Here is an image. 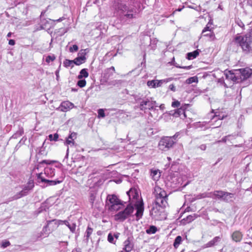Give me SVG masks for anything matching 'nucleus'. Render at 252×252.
<instances>
[{
	"label": "nucleus",
	"instance_id": "nucleus-57",
	"mask_svg": "<svg viewBox=\"0 0 252 252\" xmlns=\"http://www.w3.org/2000/svg\"><path fill=\"white\" fill-rule=\"evenodd\" d=\"M206 145L205 144H202L199 146V148L203 151H204L206 149Z\"/></svg>",
	"mask_w": 252,
	"mask_h": 252
},
{
	"label": "nucleus",
	"instance_id": "nucleus-2",
	"mask_svg": "<svg viewBox=\"0 0 252 252\" xmlns=\"http://www.w3.org/2000/svg\"><path fill=\"white\" fill-rule=\"evenodd\" d=\"M252 37L250 34L237 35L234 37L232 44L239 45L245 54L249 53L252 50Z\"/></svg>",
	"mask_w": 252,
	"mask_h": 252
},
{
	"label": "nucleus",
	"instance_id": "nucleus-1",
	"mask_svg": "<svg viewBox=\"0 0 252 252\" xmlns=\"http://www.w3.org/2000/svg\"><path fill=\"white\" fill-rule=\"evenodd\" d=\"M252 75V69L249 68L231 70L225 74L226 78L236 83H240L249 78Z\"/></svg>",
	"mask_w": 252,
	"mask_h": 252
},
{
	"label": "nucleus",
	"instance_id": "nucleus-51",
	"mask_svg": "<svg viewBox=\"0 0 252 252\" xmlns=\"http://www.w3.org/2000/svg\"><path fill=\"white\" fill-rule=\"evenodd\" d=\"M56 161L55 160H43L40 162L41 164L45 163L47 164H51L53 163L56 162Z\"/></svg>",
	"mask_w": 252,
	"mask_h": 252
},
{
	"label": "nucleus",
	"instance_id": "nucleus-12",
	"mask_svg": "<svg viewBox=\"0 0 252 252\" xmlns=\"http://www.w3.org/2000/svg\"><path fill=\"white\" fill-rule=\"evenodd\" d=\"M188 104H185L180 108L173 111H170L169 114L175 117H181L182 119L187 117L185 110L187 109Z\"/></svg>",
	"mask_w": 252,
	"mask_h": 252
},
{
	"label": "nucleus",
	"instance_id": "nucleus-6",
	"mask_svg": "<svg viewBox=\"0 0 252 252\" xmlns=\"http://www.w3.org/2000/svg\"><path fill=\"white\" fill-rule=\"evenodd\" d=\"M167 205H161V204L153 203V207L150 212V216L156 220H160L163 218L164 209Z\"/></svg>",
	"mask_w": 252,
	"mask_h": 252
},
{
	"label": "nucleus",
	"instance_id": "nucleus-14",
	"mask_svg": "<svg viewBox=\"0 0 252 252\" xmlns=\"http://www.w3.org/2000/svg\"><path fill=\"white\" fill-rule=\"evenodd\" d=\"M126 194L128 197V202L132 204H135V202H138L136 201L138 197V192L137 189L135 188H131L128 191L126 192Z\"/></svg>",
	"mask_w": 252,
	"mask_h": 252
},
{
	"label": "nucleus",
	"instance_id": "nucleus-13",
	"mask_svg": "<svg viewBox=\"0 0 252 252\" xmlns=\"http://www.w3.org/2000/svg\"><path fill=\"white\" fill-rule=\"evenodd\" d=\"M135 207L136 212L135 214L136 220H139L142 218L144 210V203L142 201L136 202L134 204V207Z\"/></svg>",
	"mask_w": 252,
	"mask_h": 252
},
{
	"label": "nucleus",
	"instance_id": "nucleus-17",
	"mask_svg": "<svg viewBox=\"0 0 252 252\" xmlns=\"http://www.w3.org/2000/svg\"><path fill=\"white\" fill-rule=\"evenodd\" d=\"M74 107V104L69 101H63L61 103L59 108L62 111L66 112Z\"/></svg>",
	"mask_w": 252,
	"mask_h": 252
},
{
	"label": "nucleus",
	"instance_id": "nucleus-56",
	"mask_svg": "<svg viewBox=\"0 0 252 252\" xmlns=\"http://www.w3.org/2000/svg\"><path fill=\"white\" fill-rule=\"evenodd\" d=\"M169 89L174 92L176 91V87L173 84L169 85Z\"/></svg>",
	"mask_w": 252,
	"mask_h": 252
},
{
	"label": "nucleus",
	"instance_id": "nucleus-44",
	"mask_svg": "<svg viewBox=\"0 0 252 252\" xmlns=\"http://www.w3.org/2000/svg\"><path fill=\"white\" fill-rule=\"evenodd\" d=\"M212 24V23H210V22H209L202 31V33H204L205 32H209V31H211V29L209 25V24L211 25Z\"/></svg>",
	"mask_w": 252,
	"mask_h": 252
},
{
	"label": "nucleus",
	"instance_id": "nucleus-60",
	"mask_svg": "<svg viewBox=\"0 0 252 252\" xmlns=\"http://www.w3.org/2000/svg\"><path fill=\"white\" fill-rule=\"evenodd\" d=\"M57 80H58L59 78V69H57L55 72Z\"/></svg>",
	"mask_w": 252,
	"mask_h": 252
},
{
	"label": "nucleus",
	"instance_id": "nucleus-38",
	"mask_svg": "<svg viewBox=\"0 0 252 252\" xmlns=\"http://www.w3.org/2000/svg\"><path fill=\"white\" fill-rule=\"evenodd\" d=\"M92 232H93V229L92 228H91L90 227L88 226L86 231L85 235V236L86 237V239L87 240L89 239V238L90 235L92 234Z\"/></svg>",
	"mask_w": 252,
	"mask_h": 252
},
{
	"label": "nucleus",
	"instance_id": "nucleus-11",
	"mask_svg": "<svg viewBox=\"0 0 252 252\" xmlns=\"http://www.w3.org/2000/svg\"><path fill=\"white\" fill-rule=\"evenodd\" d=\"M34 185L33 180H30L27 184L25 185L22 190L19 192L12 197V199L16 200L19 199L24 196H26L29 193V192L32 189L34 188Z\"/></svg>",
	"mask_w": 252,
	"mask_h": 252
},
{
	"label": "nucleus",
	"instance_id": "nucleus-10",
	"mask_svg": "<svg viewBox=\"0 0 252 252\" xmlns=\"http://www.w3.org/2000/svg\"><path fill=\"white\" fill-rule=\"evenodd\" d=\"M134 210V204L129 203L123 211L119 212L115 215V219L124 221L131 216Z\"/></svg>",
	"mask_w": 252,
	"mask_h": 252
},
{
	"label": "nucleus",
	"instance_id": "nucleus-46",
	"mask_svg": "<svg viewBox=\"0 0 252 252\" xmlns=\"http://www.w3.org/2000/svg\"><path fill=\"white\" fill-rule=\"evenodd\" d=\"M180 104V102L178 100H175L172 102L171 106L174 108H180L181 107Z\"/></svg>",
	"mask_w": 252,
	"mask_h": 252
},
{
	"label": "nucleus",
	"instance_id": "nucleus-53",
	"mask_svg": "<svg viewBox=\"0 0 252 252\" xmlns=\"http://www.w3.org/2000/svg\"><path fill=\"white\" fill-rule=\"evenodd\" d=\"M176 67L180 68H184V69H185L189 70V69H190L192 68V66L191 65H189V66L176 65Z\"/></svg>",
	"mask_w": 252,
	"mask_h": 252
},
{
	"label": "nucleus",
	"instance_id": "nucleus-63",
	"mask_svg": "<svg viewBox=\"0 0 252 252\" xmlns=\"http://www.w3.org/2000/svg\"><path fill=\"white\" fill-rule=\"evenodd\" d=\"M119 233H116V234H115L114 235V237H115L116 239H118L119 236Z\"/></svg>",
	"mask_w": 252,
	"mask_h": 252
},
{
	"label": "nucleus",
	"instance_id": "nucleus-59",
	"mask_svg": "<svg viewBox=\"0 0 252 252\" xmlns=\"http://www.w3.org/2000/svg\"><path fill=\"white\" fill-rule=\"evenodd\" d=\"M8 44L10 45H14L15 44V41L13 39H10L9 40Z\"/></svg>",
	"mask_w": 252,
	"mask_h": 252
},
{
	"label": "nucleus",
	"instance_id": "nucleus-48",
	"mask_svg": "<svg viewBox=\"0 0 252 252\" xmlns=\"http://www.w3.org/2000/svg\"><path fill=\"white\" fill-rule=\"evenodd\" d=\"M48 24V22L47 20H46L45 19L43 20L42 21H41V25H40L41 28L42 29H45L47 27V24Z\"/></svg>",
	"mask_w": 252,
	"mask_h": 252
},
{
	"label": "nucleus",
	"instance_id": "nucleus-8",
	"mask_svg": "<svg viewBox=\"0 0 252 252\" xmlns=\"http://www.w3.org/2000/svg\"><path fill=\"white\" fill-rule=\"evenodd\" d=\"M107 204L108 206V209L111 211H117L119 209V207H118L119 205H123V201L120 200L117 196L115 195H109L107 197ZM126 202H125L124 203Z\"/></svg>",
	"mask_w": 252,
	"mask_h": 252
},
{
	"label": "nucleus",
	"instance_id": "nucleus-50",
	"mask_svg": "<svg viewBox=\"0 0 252 252\" xmlns=\"http://www.w3.org/2000/svg\"><path fill=\"white\" fill-rule=\"evenodd\" d=\"M108 241L111 243H114V236L111 234L109 233L107 237Z\"/></svg>",
	"mask_w": 252,
	"mask_h": 252
},
{
	"label": "nucleus",
	"instance_id": "nucleus-23",
	"mask_svg": "<svg viewBox=\"0 0 252 252\" xmlns=\"http://www.w3.org/2000/svg\"><path fill=\"white\" fill-rule=\"evenodd\" d=\"M199 52L200 50L198 49L189 52L187 54V58L189 60H193L198 56Z\"/></svg>",
	"mask_w": 252,
	"mask_h": 252
},
{
	"label": "nucleus",
	"instance_id": "nucleus-33",
	"mask_svg": "<svg viewBox=\"0 0 252 252\" xmlns=\"http://www.w3.org/2000/svg\"><path fill=\"white\" fill-rule=\"evenodd\" d=\"M182 241V238L181 236H178L176 237L173 246L175 248H177L179 245L181 244Z\"/></svg>",
	"mask_w": 252,
	"mask_h": 252
},
{
	"label": "nucleus",
	"instance_id": "nucleus-55",
	"mask_svg": "<svg viewBox=\"0 0 252 252\" xmlns=\"http://www.w3.org/2000/svg\"><path fill=\"white\" fill-rule=\"evenodd\" d=\"M86 49L81 50L78 54L80 55V56L85 57V55L86 54Z\"/></svg>",
	"mask_w": 252,
	"mask_h": 252
},
{
	"label": "nucleus",
	"instance_id": "nucleus-31",
	"mask_svg": "<svg viewBox=\"0 0 252 252\" xmlns=\"http://www.w3.org/2000/svg\"><path fill=\"white\" fill-rule=\"evenodd\" d=\"M202 34L204 36L209 37L210 41H213L216 39L215 33L212 31H209V32H207Z\"/></svg>",
	"mask_w": 252,
	"mask_h": 252
},
{
	"label": "nucleus",
	"instance_id": "nucleus-34",
	"mask_svg": "<svg viewBox=\"0 0 252 252\" xmlns=\"http://www.w3.org/2000/svg\"><path fill=\"white\" fill-rule=\"evenodd\" d=\"M198 81V77L196 76L189 77L186 80V83L188 84H190L192 83H197Z\"/></svg>",
	"mask_w": 252,
	"mask_h": 252
},
{
	"label": "nucleus",
	"instance_id": "nucleus-32",
	"mask_svg": "<svg viewBox=\"0 0 252 252\" xmlns=\"http://www.w3.org/2000/svg\"><path fill=\"white\" fill-rule=\"evenodd\" d=\"M157 231V228L154 225H151L146 229V232L148 234H155Z\"/></svg>",
	"mask_w": 252,
	"mask_h": 252
},
{
	"label": "nucleus",
	"instance_id": "nucleus-61",
	"mask_svg": "<svg viewBox=\"0 0 252 252\" xmlns=\"http://www.w3.org/2000/svg\"><path fill=\"white\" fill-rule=\"evenodd\" d=\"M64 17H61V18H60L59 19L56 20H55V21H57L58 22H61L62 21L63 19H64Z\"/></svg>",
	"mask_w": 252,
	"mask_h": 252
},
{
	"label": "nucleus",
	"instance_id": "nucleus-29",
	"mask_svg": "<svg viewBox=\"0 0 252 252\" xmlns=\"http://www.w3.org/2000/svg\"><path fill=\"white\" fill-rule=\"evenodd\" d=\"M89 76L88 70L86 68H83L80 71L79 74L78 76L79 79H82L83 77L87 78Z\"/></svg>",
	"mask_w": 252,
	"mask_h": 252
},
{
	"label": "nucleus",
	"instance_id": "nucleus-24",
	"mask_svg": "<svg viewBox=\"0 0 252 252\" xmlns=\"http://www.w3.org/2000/svg\"><path fill=\"white\" fill-rule=\"evenodd\" d=\"M197 217H198L197 215H196L195 214H193V215H189V216H187L186 218L182 220V221L184 223H189V222H191L192 221H193L194 220H195Z\"/></svg>",
	"mask_w": 252,
	"mask_h": 252
},
{
	"label": "nucleus",
	"instance_id": "nucleus-28",
	"mask_svg": "<svg viewBox=\"0 0 252 252\" xmlns=\"http://www.w3.org/2000/svg\"><path fill=\"white\" fill-rule=\"evenodd\" d=\"M160 175V172L157 170H151V176L154 180H158L159 178Z\"/></svg>",
	"mask_w": 252,
	"mask_h": 252
},
{
	"label": "nucleus",
	"instance_id": "nucleus-62",
	"mask_svg": "<svg viewBox=\"0 0 252 252\" xmlns=\"http://www.w3.org/2000/svg\"><path fill=\"white\" fill-rule=\"evenodd\" d=\"M228 136H225V137H224L222 139V141L223 142H225L226 141V140H227V137H228Z\"/></svg>",
	"mask_w": 252,
	"mask_h": 252
},
{
	"label": "nucleus",
	"instance_id": "nucleus-19",
	"mask_svg": "<svg viewBox=\"0 0 252 252\" xmlns=\"http://www.w3.org/2000/svg\"><path fill=\"white\" fill-rule=\"evenodd\" d=\"M194 200L200 199L204 198H213V192H204L202 193H199L197 195H194Z\"/></svg>",
	"mask_w": 252,
	"mask_h": 252
},
{
	"label": "nucleus",
	"instance_id": "nucleus-7",
	"mask_svg": "<svg viewBox=\"0 0 252 252\" xmlns=\"http://www.w3.org/2000/svg\"><path fill=\"white\" fill-rule=\"evenodd\" d=\"M213 195L218 199L229 203L233 202L235 199L234 193L222 190H215L213 192Z\"/></svg>",
	"mask_w": 252,
	"mask_h": 252
},
{
	"label": "nucleus",
	"instance_id": "nucleus-41",
	"mask_svg": "<svg viewBox=\"0 0 252 252\" xmlns=\"http://www.w3.org/2000/svg\"><path fill=\"white\" fill-rule=\"evenodd\" d=\"M80 80L77 82V85L80 87L83 88L86 85V81L85 79H79Z\"/></svg>",
	"mask_w": 252,
	"mask_h": 252
},
{
	"label": "nucleus",
	"instance_id": "nucleus-47",
	"mask_svg": "<svg viewBox=\"0 0 252 252\" xmlns=\"http://www.w3.org/2000/svg\"><path fill=\"white\" fill-rule=\"evenodd\" d=\"M78 50V47L77 45L74 44L72 47H70L69 49V52L73 53L77 51Z\"/></svg>",
	"mask_w": 252,
	"mask_h": 252
},
{
	"label": "nucleus",
	"instance_id": "nucleus-37",
	"mask_svg": "<svg viewBox=\"0 0 252 252\" xmlns=\"http://www.w3.org/2000/svg\"><path fill=\"white\" fill-rule=\"evenodd\" d=\"M235 23L240 27L242 28L243 29H244L245 25L243 22L239 18H236L235 19Z\"/></svg>",
	"mask_w": 252,
	"mask_h": 252
},
{
	"label": "nucleus",
	"instance_id": "nucleus-20",
	"mask_svg": "<svg viewBox=\"0 0 252 252\" xmlns=\"http://www.w3.org/2000/svg\"><path fill=\"white\" fill-rule=\"evenodd\" d=\"M221 237L220 236H216L214 237L212 240L208 242L204 246L205 248L212 247L217 244L221 240Z\"/></svg>",
	"mask_w": 252,
	"mask_h": 252
},
{
	"label": "nucleus",
	"instance_id": "nucleus-49",
	"mask_svg": "<svg viewBox=\"0 0 252 252\" xmlns=\"http://www.w3.org/2000/svg\"><path fill=\"white\" fill-rule=\"evenodd\" d=\"M95 196L93 193H91L90 195L89 201L92 205H93L94 201L95 200Z\"/></svg>",
	"mask_w": 252,
	"mask_h": 252
},
{
	"label": "nucleus",
	"instance_id": "nucleus-27",
	"mask_svg": "<svg viewBox=\"0 0 252 252\" xmlns=\"http://www.w3.org/2000/svg\"><path fill=\"white\" fill-rule=\"evenodd\" d=\"M61 222H63L64 224H65L69 228L70 230L72 232H74L76 229V224L75 223H72L70 224L67 220H60Z\"/></svg>",
	"mask_w": 252,
	"mask_h": 252
},
{
	"label": "nucleus",
	"instance_id": "nucleus-64",
	"mask_svg": "<svg viewBox=\"0 0 252 252\" xmlns=\"http://www.w3.org/2000/svg\"><path fill=\"white\" fill-rule=\"evenodd\" d=\"M45 13V11H42L41 12L40 17H41L42 16H43L44 15Z\"/></svg>",
	"mask_w": 252,
	"mask_h": 252
},
{
	"label": "nucleus",
	"instance_id": "nucleus-9",
	"mask_svg": "<svg viewBox=\"0 0 252 252\" xmlns=\"http://www.w3.org/2000/svg\"><path fill=\"white\" fill-rule=\"evenodd\" d=\"M139 105L138 106L140 110L146 112V110H151L154 109L156 105L157 102L156 101L153 100L152 97L150 98H143L140 99L139 102Z\"/></svg>",
	"mask_w": 252,
	"mask_h": 252
},
{
	"label": "nucleus",
	"instance_id": "nucleus-52",
	"mask_svg": "<svg viewBox=\"0 0 252 252\" xmlns=\"http://www.w3.org/2000/svg\"><path fill=\"white\" fill-rule=\"evenodd\" d=\"M10 245V243L9 241H5L2 242L1 243V247L5 248L7 247Z\"/></svg>",
	"mask_w": 252,
	"mask_h": 252
},
{
	"label": "nucleus",
	"instance_id": "nucleus-36",
	"mask_svg": "<svg viewBox=\"0 0 252 252\" xmlns=\"http://www.w3.org/2000/svg\"><path fill=\"white\" fill-rule=\"evenodd\" d=\"M180 132H177L175 133V134L172 136H170V138L173 140V141L175 142V143L176 144L178 139L180 138Z\"/></svg>",
	"mask_w": 252,
	"mask_h": 252
},
{
	"label": "nucleus",
	"instance_id": "nucleus-16",
	"mask_svg": "<svg viewBox=\"0 0 252 252\" xmlns=\"http://www.w3.org/2000/svg\"><path fill=\"white\" fill-rule=\"evenodd\" d=\"M243 237V234L239 230H235L231 234V238L232 240L236 243L241 242Z\"/></svg>",
	"mask_w": 252,
	"mask_h": 252
},
{
	"label": "nucleus",
	"instance_id": "nucleus-35",
	"mask_svg": "<svg viewBox=\"0 0 252 252\" xmlns=\"http://www.w3.org/2000/svg\"><path fill=\"white\" fill-rule=\"evenodd\" d=\"M74 64L73 60L65 59L63 62V65L66 67H68L69 66L73 67L74 66Z\"/></svg>",
	"mask_w": 252,
	"mask_h": 252
},
{
	"label": "nucleus",
	"instance_id": "nucleus-40",
	"mask_svg": "<svg viewBox=\"0 0 252 252\" xmlns=\"http://www.w3.org/2000/svg\"><path fill=\"white\" fill-rule=\"evenodd\" d=\"M56 59V57L54 54L47 56L46 58V62L49 63L51 62H53Z\"/></svg>",
	"mask_w": 252,
	"mask_h": 252
},
{
	"label": "nucleus",
	"instance_id": "nucleus-5",
	"mask_svg": "<svg viewBox=\"0 0 252 252\" xmlns=\"http://www.w3.org/2000/svg\"><path fill=\"white\" fill-rule=\"evenodd\" d=\"M176 144L170 136H163L158 142V147L162 152H166L172 149Z\"/></svg>",
	"mask_w": 252,
	"mask_h": 252
},
{
	"label": "nucleus",
	"instance_id": "nucleus-54",
	"mask_svg": "<svg viewBox=\"0 0 252 252\" xmlns=\"http://www.w3.org/2000/svg\"><path fill=\"white\" fill-rule=\"evenodd\" d=\"M69 138L74 139L76 138V133L75 132L71 133L68 136Z\"/></svg>",
	"mask_w": 252,
	"mask_h": 252
},
{
	"label": "nucleus",
	"instance_id": "nucleus-45",
	"mask_svg": "<svg viewBox=\"0 0 252 252\" xmlns=\"http://www.w3.org/2000/svg\"><path fill=\"white\" fill-rule=\"evenodd\" d=\"M27 138L23 137L21 140L19 141V142L17 144V145L15 147L16 149H18L21 145L24 144L25 141L26 140Z\"/></svg>",
	"mask_w": 252,
	"mask_h": 252
},
{
	"label": "nucleus",
	"instance_id": "nucleus-3",
	"mask_svg": "<svg viewBox=\"0 0 252 252\" xmlns=\"http://www.w3.org/2000/svg\"><path fill=\"white\" fill-rule=\"evenodd\" d=\"M153 193L155 196L154 202L157 204H161V205H164V204L168 205V195L163 189L158 186H156L155 187Z\"/></svg>",
	"mask_w": 252,
	"mask_h": 252
},
{
	"label": "nucleus",
	"instance_id": "nucleus-21",
	"mask_svg": "<svg viewBox=\"0 0 252 252\" xmlns=\"http://www.w3.org/2000/svg\"><path fill=\"white\" fill-rule=\"evenodd\" d=\"M115 69L114 66L107 68L104 70V78L108 79L115 73Z\"/></svg>",
	"mask_w": 252,
	"mask_h": 252
},
{
	"label": "nucleus",
	"instance_id": "nucleus-4",
	"mask_svg": "<svg viewBox=\"0 0 252 252\" xmlns=\"http://www.w3.org/2000/svg\"><path fill=\"white\" fill-rule=\"evenodd\" d=\"M118 12L122 18L130 19L135 17V9L133 7H128L126 5L120 3L118 7Z\"/></svg>",
	"mask_w": 252,
	"mask_h": 252
},
{
	"label": "nucleus",
	"instance_id": "nucleus-39",
	"mask_svg": "<svg viewBox=\"0 0 252 252\" xmlns=\"http://www.w3.org/2000/svg\"><path fill=\"white\" fill-rule=\"evenodd\" d=\"M48 137H49V139L51 141H57L59 138V135L57 133H55L54 135L50 134L48 136Z\"/></svg>",
	"mask_w": 252,
	"mask_h": 252
},
{
	"label": "nucleus",
	"instance_id": "nucleus-22",
	"mask_svg": "<svg viewBox=\"0 0 252 252\" xmlns=\"http://www.w3.org/2000/svg\"><path fill=\"white\" fill-rule=\"evenodd\" d=\"M63 180H49L47 179H42V182L47 183V186H54L57 184H59L63 182Z\"/></svg>",
	"mask_w": 252,
	"mask_h": 252
},
{
	"label": "nucleus",
	"instance_id": "nucleus-42",
	"mask_svg": "<svg viewBox=\"0 0 252 252\" xmlns=\"http://www.w3.org/2000/svg\"><path fill=\"white\" fill-rule=\"evenodd\" d=\"M98 118H104L105 116L104 110L103 109H99L98 110Z\"/></svg>",
	"mask_w": 252,
	"mask_h": 252
},
{
	"label": "nucleus",
	"instance_id": "nucleus-25",
	"mask_svg": "<svg viewBox=\"0 0 252 252\" xmlns=\"http://www.w3.org/2000/svg\"><path fill=\"white\" fill-rule=\"evenodd\" d=\"M24 133V129L22 126H19L18 129L12 136L11 138L17 139L22 136Z\"/></svg>",
	"mask_w": 252,
	"mask_h": 252
},
{
	"label": "nucleus",
	"instance_id": "nucleus-43",
	"mask_svg": "<svg viewBox=\"0 0 252 252\" xmlns=\"http://www.w3.org/2000/svg\"><path fill=\"white\" fill-rule=\"evenodd\" d=\"M74 139H70L69 138V137H68L65 141V144L66 145H74Z\"/></svg>",
	"mask_w": 252,
	"mask_h": 252
},
{
	"label": "nucleus",
	"instance_id": "nucleus-58",
	"mask_svg": "<svg viewBox=\"0 0 252 252\" xmlns=\"http://www.w3.org/2000/svg\"><path fill=\"white\" fill-rule=\"evenodd\" d=\"M42 173H39L37 175V177L38 179H40L42 182V179H45L44 178L42 177Z\"/></svg>",
	"mask_w": 252,
	"mask_h": 252
},
{
	"label": "nucleus",
	"instance_id": "nucleus-18",
	"mask_svg": "<svg viewBox=\"0 0 252 252\" xmlns=\"http://www.w3.org/2000/svg\"><path fill=\"white\" fill-rule=\"evenodd\" d=\"M124 244V247L123 250L120 252H130L132 250L133 245L130 242V237H128L127 239L125 241Z\"/></svg>",
	"mask_w": 252,
	"mask_h": 252
},
{
	"label": "nucleus",
	"instance_id": "nucleus-30",
	"mask_svg": "<svg viewBox=\"0 0 252 252\" xmlns=\"http://www.w3.org/2000/svg\"><path fill=\"white\" fill-rule=\"evenodd\" d=\"M55 168L52 167H46L45 168V174L49 175L50 177H52L55 175Z\"/></svg>",
	"mask_w": 252,
	"mask_h": 252
},
{
	"label": "nucleus",
	"instance_id": "nucleus-15",
	"mask_svg": "<svg viewBox=\"0 0 252 252\" xmlns=\"http://www.w3.org/2000/svg\"><path fill=\"white\" fill-rule=\"evenodd\" d=\"M168 79H162V80H153L148 81L147 82V86L149 87L156 88L161 86L163 83H165L168 82Z\"/></svg>",
	"mask_w": 252,
	"mask_h": 252
},
{
	"label": "nucleus",
	"instance_id": "nucleus-26",
	"mask_svg": "<svg viewBox=\"0 0 252 252\" xmlns=\"http://www.w3.org/2000/svg\"><path fill=\"white\" fill-rule=\"evenodd\" d=\"M86 60V57L84 56H80L76 58L73 60V63L77 65H79L85 62Z\"/></svg>",
	"mask_w": 252,
	"mask_h": 252
}]
</instances>
